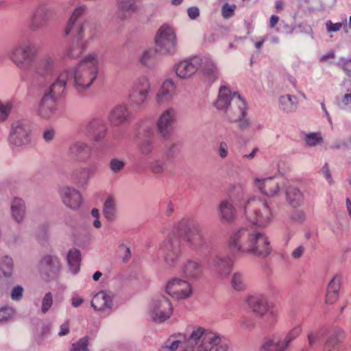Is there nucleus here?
Listing matches in <instances>:
<instances>
[{
  "label": "nucleus",
  "mask_w": 351,
  "mask_h": 351,
  "mask_svg": "<svg viewBox=\"0 0 351 351\" xmlns=\"http://www.w3.org/2000/svg\"><path fill=\"white\" fill-rule=\"evenodd\" d=\"M236 205L242 209L250 226L245 224L231 233L228 247L234 254H245L264 258L271 252L267 235L254 226L267 227L272 219L271 210L265 199L242 197Z\"/></svg>",
  "instance_id": "nucleus-1"
},
{
  "label": "nucleus",
  "mask_w": 351,
  "mask_h": 351,
  "mask_svg": "<svg viewBox=\"0 0 351 351\" xmlns=\"http://www.w3.org/2000/svg\"><path fill=\"white\" fill-rule=\"evenodd\" d=\"M179 239H182L187 247L197 254L208 251L209 243L202 226L193 220L182 219L160 247L164 254L165 263L169 268L177 265L181 257Z\"/></svg>",
  "instance_id": "nucleus-2"
},
{
  "label": "nucleus",
  "mask_w": 351,
  "mask_h": 351,
  "mask_svg": "<svg viewBox=\"0 0 351 351\" xmlns=\"http://www.w3.org/2000/svg\"><path fill=\"white\" fill-rule=\"evenodd\" d=\"M98 73L97 55L90 53L77 66L64 69L59 73L44 95L58 101L63 97L67 83L72 86L76 93L84 94L97 79Z\"/></svg>",
  "instance_id": "nucleus-3"
},
{
  "label": "nucleus",
  "mask_w": 351,
  "mask_h": 351,
  "mask_svg": "<svg viewBox=\"0 0 351 351\" xmlns=\"http://www.w3.org/2000/svg\"><path fill=\"white\" fill-rule=\"evenodd\" d=\"M199 69L206 80L213 83L218 77L217 67L207 55H199L179 61L173 66L177 77L182 80L191 77Z\"/></svg>",
  "instance_id": "nucleus-4"
},
{
  "label": "nucleus",
  "mask_w": 351,
  "mask_h": 351,
  "mask_svg": "<svg viewBox=\"0 0 351 351\" xmlns=\"http://www.w3.org/2000/svg\"><path fill=\"white\" fill-rule=\"evenodd\" d=\"M192 332L199 333L198 343L209 345L208 348L210 351H215L217 347H226L221 344V337L219 334L195 324L189 325L182 333L171 336L165 342V346L171 351H176L181 346V351H184L186 348V335Z\"/></svg>",
  "instance_id": "nucleus-5"
},
{
  "label": "nucleus",
  "mask_w": 351,
  "mask_h": 351,
  "mask_svg": "<svg viewBox=\"0 0 351 351\" xmlns=\"http://www.w3.org/2000/svg\"><path fill=\"white\" fill-rule=\"evenodd\" d=\"M140 159L147 164L154 174L163 173L167 167V159L160 156H154L156 149L154 129L147 126L143 130L142 137L139 138L137 147Z\"/></svg>",
  "instance_id": "nucleus-6"
},
{
  "label": "nucleus",
  "mask_w": 351,
  "mask_h": 351,
  "mask_svg": "<svg viewBox=\"0 0 351 351\" xmlns=\"http://www.w3.org/2000/svg\"><path fill=\"white\" fill-rule=\"evenodd\" d=\"M85 6L76 8L71 16L64 32L66 35H72L80 40L88 42L97 36V28L95 23L89 21L82 22V16L85 11Z\"/></svg>",
  "instance_id": "nucleus-7"
},
{
  "label": "nucleus",
  "mask_w": 351,
  "mask_h": 351,
  "mask_svg": "<svg viewBox=\"0 0 351 351\" xmlns=\"http://www.w3.org/2000/svg\"><path fill=\"white\" fill-rule=\"evenodd\" d=\"M36 49L29 40H23L13 47L8 53V58L20 69L28 72L35 62Z\"/></svg>",
  "instance_id": "nucleus-8"
},
{
  "label": "nucleus",
  "mask_w": 351,
  "mask_h": 351,
  "mask_svg": "<svg viewBox=\"0 0 351 351\" xmlns=\"http://www.w3.org/2000/svg\"><path fill=\"white\" fill-rule=\"evenodd\" d=\"M204 261L210 274L217 280L226 279L232 270V259L228 256L215 250L209 251L208 254L205 256Z\"/></svg>",
  "instance_id": "nucleus-9"
},
{
  "label": "nucleus",
  "mask_w": 351,
  "mask_h": 351,
  "mask_svg": "<svg viewBox=\"0 0 351 351\" xmlns=\"http://www.w3.org/2000/svg\"><path fill=\"white\" fill-rule=\"evenodd\" d=\"M155 47L158 53L173 56L178 50V41L175 29L165 24L158 30L155 36Z\"/></svg>",
  "instance_id": "nucleus-10"
},
{
  "label": "nucleus",
  "mask_w": 351,
  "mask_h": 351,
  "mask_svg": "<svg viewBox=\"0 0 351 351\" xmlns=\"http://www.w3.org/2000/svg\"><path fill=\"white\" fill-rule=\"evenodd\" d=\"M32 124L27 119L15 121L12 124L10 143L16 147H23L31 142Z\"/></svg>",
  "instance_id": "nucleus-11"
},
{
  "label": "nucleus",
  "mask_w": 351,
  "mask_h": 351,
  "mask_svg": "<svg viewBox=\"0 0 351 351\" xmlns=\"http://www.w3.org/2000/svg\"><path fill=\"white\" fill-rule=\"evenodd\" d=\"M58 60L52 54H45L40 58L37 64L36 62L28 73L37 78L44 80L51 79L58 71Z\"/></svg>",
  "instance_id": "nucleus-12"
},
{
  "label": "nucleus",
  "mask_w": 351,
  "mask_h": 351,
  "mask_svg": "<svg viewBox=\"0 0 351 351\" xmlns=\"http://www.w3.org/2000/svg\"><path fill=\"white\" fill-rule=\"evenodd\" d=\"M173 311L169 298L158 295L154 297L149 304V315L154 322L161 323L168 319Z\"/></svg>",
  "instance_id": "nucleus-13"
},
{
  "label": "nucleus",
  "mask_w": 351,
  "mask_h": 351,
  "mask_svg": "<svg viewBox=\"0 0 351 351\" xmlns=\"http://www.w3.org/2000/svg\"><path fill=\"white\" fill-rule=\"evenodd\" d=\"M176 120V110L171 107L163 110L158 116L156 122V130L163 140H169L173 136Z\"/></svg>",
  "instance_id": "nucleus-14"
},
{
  "label": "nucleus",
  "mask_w": 351,
  "mask_h": 351,
  "mask_svg": "<svg viewBox=\"0 0 351 351\" xmlns=\"http://www.w3.org/2000/svg\"><path fill=\"white\" fill-rule=\"evenodd\" d=\"M54 14L51 5L48 2H40L31 16L29 28L32 32L41 30L47 27Z\"/></svg>",
  "instance_id": "nucleus-15"
},
{
  "label": "nucleus",
  "mask_w": 351,
  "mask_h": 351,
  "mask_svg": "<svg viewBox=\"0 0 351 351\" xmlns=\"http://www.w3.org/2000/svg\"><path fill=\"white\" fill-rule=\"evenodd\" d=\"M80 132L97 143L102 142L108 134V127L101 117L95 116L90 119L88 122L82 127Z\"/></svg>",
  "instance_id": "nucleus-16"
},
{
  "label": "nucleus",
  "mask_w": 351,
  "mask_h": 351,
  "mask_svg": "<svg viewBox=\"0 0 351 351\" xmlns=\"http://www.w3.org/2000/svg\"><path fill=\"white\" fill-rule=\"evenodd\" d=\"M166 293L176 300H183L192 295V288L186 280L173 278L167 283Z\"/></svg>",
  "instance_id": "nucleus-17"
},
{
  "label": "nucleus",
  "mask_w": 351,
  "mask_h": 351,
  "mask_svg": "<svg viewBox=\"0 0 351 351\" xmlns=\"http://www.w3.org/2000/svg\"><path fill=\"white\" fill-rule=\"evenodd\" d=\"M256 186L259 191L268 197L276 195L280 189L285 186V181L278 180L276 177H267L265 178H256L254 180Z\"/></svg>",
  "instance_id": "nucleus-18"
},
{
  "label": "nucleus",
  "mask_w": 351,
  "mask_h": 351,
  "mask_svg": "<svg viewBox=\"0 0 351 351\" xmlns=\"http://www.w3.org/2000/svg\"><path fill=\"white\" fill-rule=\"evenodd\" d=\"M57 101L51 97L43 95L38 106V114L44 119H53L60 116Z\"/></svg>",
  "instance_id": "nucleus-19"
},
{
  "label": "nucleus",
  "mask_w": 351,
  "mask_h": 351,
  "mask_svg": "<svg viewBox=\"0 0 351 351\" xmlns=\"http://www.w3.org/2000/svg\"><path fill=\"white\" fill-rule=\"evenodd\" d=\"M132 117V113L127 105L120 104L116 105L110 112L108 120L112 126H120L126 124Z\"/></svg>",
  "instance_id": "nucleus-20"
},
{
  "label": "nucleus",
  "mask_w": 351,
  "mask_h": 351,
  "mask_svg": "<svg viewBox=\"0 0 351 351\" xmlns=\"http://www.w3.org/2000/svg\"><path fill=\"white\" fill-rule=\"evenodd\" d=\"M232 197L223 199L219 204L217 211L218 217L222 223H232L237 216V208Z\"/></svg>",
  "instance_id": "nucleus-21"
},
{
  "label": "nucleus",
  "mask_w": 351,
  "mask_h": 351,
  "mask_svg": "<svg viewBox=\"0 0 351 351\" xmlns=\"http://www.w3.org/2000/svg\"><path fill=\"white\" fill-rule=\"evenodd\" d=\"M234 101L238 107V114L231 115L230 122L237 124L238 128L241 130H249L252 125L250 120L246 117V104L240 95H234Z\"/></svg>",
  "instance_id": "nucleus-22"
},
{
  "label": "nucleus",
  "mask_w": 351,
  "mask_h": 351,
  "mask_svg": "<svg viewBox=\"0 0 351 351\" xmlns=\"http://www.w3.org/2000/svg\"><path fill=\"white\" fill-rule=\"evenodd\" d=\"M68 154L75 161L84 162L91 156L92 147L86 142L75 141L70 144Z\"/></svg>",
  "instance_id": "nucleus-23"
},
{
  "label": "nucleus",
  "mask_w": 351,
  "mask_h": 351,
  "mask_svg": "<svg viewBox=\"0 0 351 351\" xmlns=\"http://www.w3.org/2000/svg\"><path fill=\"white\" fill-rule=\"evenodd\" d=\"M40 269L49 278H55L60 272L61 265L59 258L53 254H46L40 261Z\"/></svg>",
  "instance_id": "nucleus-24"
},
{
  "label": "nucleus",
  "mask_w": 351,
  "mask_h": 351,
  "mask_svg": "<svg viewBox=\"0 0 351 351\" xmlns=\"http://www.w3.org/2000/svg\"><path fill=\"white\" fill-rule=\"evenodd\" d=\"M203 265L198 261L188 259L182 266V276L188 280H197L203 275Z\"/></svg>",
  "instance_id": "nucleus-25"
},
{
  "label": "nucleus",
  "mask_w": 351,
  "mask_h": 351,
  "mask_svg": "<svg viewBox=\"0 0 351 351\" xmlns=\"http://www.w3.org/2000/svg\"><path fill=\"white\" fill-rule=\"evenodd\" d=\"M176 94V85L171 79L165 80L159 88L156 100L160 105L168 103Z\"/></svg>",
  "instance_id": "nucleus-26"
},
{
  "label": "nucleus",
  "mask_w": 351,
  "mask_h": 351,
  "mask_svg": "<svg viewBox=\"0 0 351 351\" xmlns=\"http://www.w3.org/2000/svg\"><path fill=\"white\" fill-rule=\"evenodd\" d=\"M114 294L110 291H101L96 293L91 301V306L95 311H105L112 308Z\"/></svg>",
  "instance_id": "nucleus-27"
},
{
  "label": "nucleus",
  "mask_w": 351,
  "mask_h": 351,
  "mask_svg": "<svg viewBox=\"0 0 351 351\" xmlns=\"http://www.w3.org/2000/svg\"><path fill=\"white\" fill-rule=\"evenodd\" d=\"M61 197L64 204L71 208L77 209L82 204V195L80 193L73 187H64L61 190Z\"/></svg>",
  "instance_id": "nucleus-28"
},
{
  "label": "nucleus",
  "mask_w": 351,
  "mask_h": 351,
  "mask_svg": "<svg viewBox=\"0 0 351 351\" xmlns=\"http://www.w3.org/2000/svg\"><path fill=\"white\" fill-rule=\"evenodd\" d=\"M97 171V166L93 165L88 167H79L75 169L71 174L72 181L80 187L88 184L91 176Z\"/></svg>",
  "instance_id": "nucleus-29"
},
{
  "label": "nucleus",
  "mask_w": 351,
  "mask_h": 351,
  "mask_svg": "<svg viewBox=\"0 0 351 351\" xmlns=\"http://www.w3.org/2000/svg\"><path fill=\"white\" fill-rule=\"evenodd\" d=\"M140 0H118V17L122 21L128 19L132 14L140 10L138 1Z\"/></svg>",
  "instance_id": "nucleus-30"
},
{
  "label": "nucleus",
  "mask_w": 351,
  "mask_h": 351,
  "mask_svg": "<svg viewBox=\"0 0 351 351\" xmlns=\"http://www.w3.org/2000/svg\"><path fill=\"white\" fill-rule=\"evenodd\" d=\"M10 213L13 220L20 224L23 222L27 215V207L25 200L14 197L10 202Z\"/></svg>",
  "instance_id": "nucleus-31"
},
{
  "label": "nucleus",
  "mask_w": 351,
  "mask_h": 351,
  "mask_svg": "<svg viewBox=\"0 0 351 351\" xmlns=\"http://www.w3.org/2000/svg\"><path fill=\"white\" fill-rule=\"evenodd\" d=\"M246 302L252 311L260 316L265 315L269 311L267 300L263 295H250L247 298Z\"/></svg>",
  "instance_id": "nucleus-32"
},
{
  "label": "nucleus",
  "mask_w": 351,
  "mask_h": 351,
  "mask_svg": "<svg viewBox=\"0 0 351 351\" xmlns=\"http://www.w3.org/2000/svg\"><path fill=\"white\" fill-rule=\"evenodd\" d=\"M234 95H239L237 92L232 93L230 89L226 86H221L219 90L218 99L215 103V106L218 110L226 111L232 104L236 103Z\"/></svg>",
  "instance_id": "nucleus-33"
},
{
  "label": "nucleus",
  "mask_w": 351,
  "mask_h": 351,
  "mask_svg": "<svg viewBox=\"0 0 351 351\" xmlns=\"http://www.w3.org/2000/svg\"><path fill=\"white\" fill-rule=\"evenodd\" d=\"M286 199L288 204L293 208L301 206L304 202L303 193L296 186L289 185L285 189Z\"/></svg>",
  "instance_id": "nucleus-34"
},
{
  "label": "nucleus",
  "mask_w": 351,
  "mask_h": 351,
  "mask_svg": "<svg viewBox=\"0 0 351 351\" xmlns=\"http://www.w3.org/2000/svg\"><path fill=\"white\" fill-rule=\"evenodd\" d=\"M149 93L130 90L128 94L130 106L134 111L143 109L147 102Z\"/></svg>",
  "instance_id": "nucleus-35"
},
{
  "label": "nucleus",
  "mask_w": 351,
  "mask_h": 351,
  "mask_svg": "<svg viewBox=\"0 0 351 351\" xmlns=\"http://www.w3.org/2000/svg\"><path fill=\"white\" fill-rule=\"evenodd\" d=\"M340 285L341 277L339 275H335L328 285L326 303L332 304L336 302L339 297Z\"/></svg>",
  "instance_id": "nucleus-36"
},
{
  "label": "nucleus",
  "mask_w": 351,
  "mask_h": 351,
  "mask_svg": "<svg viewBox=\"0 0 351 351\" xmlns=\"http://www.w3.org/2000/svg\"><path fill=\"white\" fill-rule=\"evenodd\" d=\"M279 108L284 113L289 114L296 111L298 99L296 96L291 95H281L278 99Z\"/></svg>",
  "instance_id": "nucleus-37"
},
{
  "label": "nucleus",
  "mask_w": 351,
  "mask_h": 351,
  "mask_svg": "<svg viewBox=\"0 0 351 351\" xmlns=\"http://www.w3.org/2000/svg\"><path fill=\"white\" fill-rule=\"evenodd\" d=\"M343 337V331L339 328H335L331 330L327 337L324 351H332V349L340 346L339 343Z\"/></svg>",
  "instance_id": "nucleus-38"
},
{
  "label": "nucleus",
  "mask_w": 351,
  "mask_h": 351,
  "mask_svg": "<svg viewBox=\"0 0 351 351\" xmlns=\"http://www.w3.org/2000/svg\"><path fill=\"white\" fill-rule=\"evenodd\" d=\"M66 259L71 272L73 274H77L80 269V251L75 248L70 250L68 252Z\"/></svg>",
  "instance_id": "nucleus-39"
},
{
  "label": "nucleus",
  "mask_w": 351,
  "mask_h": 351,
  "mask_svg": "<svg viewBox=\"0 0 351 351\" xmlns=\"http://www.w3.org/2000/svg\"><path fill=\"white\" fill-rule=\"evenodd\" d=\"M86 48V42L77 38L76 42L73 43L66 50L64 57L69 59H76L80 56Z\"/></svg>",
  "instance_id": "nucleus-40"
},
{
  "label": "nucleus",
  "mask_w": 351,
  "mask_h": 351,
  "mask_svg": "<svg viewBox=\"0 0 351 351\" xmlns=\"http://www.w3.org/2000/svg\"><path fill=\"white\" fill-rule=\"evenodd\" d=\"M14 268L13 259L11 256L5 255L0 258V278H8L11 277Z\"/></svg>",
  "instance_id": "nucleus-41"
},
{
  "label": "nucleus",
  "mask_w": 351,
  "mask_h": 351,
  "mask_svg": "<svg viewBox=\"0 0 351 351\" xmlns=\"http://www.w3.org/2000/svg\"><path fill=\"white\" fill-rule=\"evenodd\" d=\"M130 90L142 91L143 93H149L150 82L149 78L146 75H140L137 77L133 82Z\"/></svg>",
  "instance_id": "nucleus-42"
},
{
  "label": "nucleus",
  "mask_w": 351,
  "mask_h": 351,
  "mask_svg": "<svg viewBox=\"0 0 351 351\" xmlns=\"http://www.w3.org/2000/svg\"><path fill=\"white\" fill-rule=\"evenodd\" d=\"M280 339L265 338L261 346L260 351H285Z\"/></svg>",
  "instance_id": "nucleus-43"
},
{
  "label": "nucleus",
  "mask_w": 351,
  "mask_h": 351,
  "mask_svg": "<svg viewBox=\"0 0 351 351\" xmlns=\"http://www.w3.org/2000/svg\"><path fill=\"white\" fill-rule=\"evenodd\" d=\"M157 53L156 48L154 49L152 48L147 49L139 57L141 64L147 68H152L155 65Z\"/></svg>",
  "instance_id": "nucleus-44"
},
{
  "label": "nucleus",
  "mask_w": 351,
  "mask_h": 351,
  "mask_svg": "<svg viewBox=\"0 0 351 351\" xmlns=\"http://www.w3.org/2000/svg\"><path fill=\"white\" fill-rule=\"evenodd\" d=\"M104 217L109 221H112L116 217V203L114 198L109 196L105 201L103 208Z\"/></svg>",
  "instance_id": "nucleus-45"
},
{
  "label": "nucleus",
  "mask_w": 351,
  "mask_h": 351,
  "mask_svg": "<svg viewBox=\"0 0 351 351\" xmlns=\"http://www.w3.org/2000/svg\"><path fill=\"white\" fill-rule=\"evenodd\" d=\"M230 285L232 288L237 291L245 289L246 282L244 275L239 271L234 272L232 276Z\"/></svg>",
  "instance_id": "nucleus-46"
},
{
  "label": "nucleus",
  "mask_w": 351,
  "mask_h": 351,
  "mask_svg": "<svg viewBox=\"0 0 351 351\" xmlns=\"http://www.w3.org/2000/svg\"><path fill=\"white\" fill-rule=\"evenodd\" d=\"M181 145L179 142H171L165 145L164 157L167 160L176 158L180 151Z\"/></svg>",
  "instance_id": "nucleus-47"
},
{
  "label": "nucleus",
  "mask_w": 351,
  "mask_h": 351,
  "mask_svg": "<svg viewBox=\"0 0 351 351\" xmlns=\"http://www.w3.org/2000/svg\"><path fill=\"white\" fill-rule=\"evenodd\" d=\"M304 141L307 146L313 147L321 143L323 141V138L320 133L312 132L305 134Z\"/></svg>",
  "instance_id": "nucleus-48"
},
{
  "label": "nucleus",
  "mask_w": 351,
  "mask_h": 351,
  "mask_svg": "<svg viewBox=\"0 0 351 351\" xmlns=\"http://www.w3.org/2000/svg\"><path fill=\"white\" fill-rule=\"evenodd\" d=\"M302 328L300 326L293 327L287 335L285 336L284 340L281 341L283 348L286 350L289 343L298 337L301 333Z\"/></svg>",
  "instance_id": "nucleus-49"
},
{
  "label": "nucleus",
  "mask_w": 351,
  "mask_h": 351,
  "mask_svg": "<svg viewBox=\"0 0 351 351\" xmlns=\"http://www.w3.org/2000/svg\"><path fill=\"white\" fill-rule=\"evenodd\" d=\"M13 108V103L10 101H0V122L5 121L10 115Z\"/></svg>",
  "instance_id": "nucleus-50"
},
{
  "label": "nucleus",
  "mask_w": 351,
  "mask_h": 351,
  "mask_svg": "<svg viewBox=\"0 0 351 351\" xmlns=\"http://www.w3.org/2000/svg\"><path fill=\"white\" fill-rule=\"evenodd\" d=\"M89 340L88 336L80 339L72 344L71 351H88Z\"/></svg>",
  "instance_id": "nucleus-51"
},
{
  "label": "nucleus",
  "mask_w": 351,
  "mask_h": 351,
  "mask_svg": "<svg viewBox=\"0 0 351 351\" xmlns=\"http://www.w3.org/2000/svg\"><path fill=\"white\" fill-rule=\"evenodd\" d=\"M324 330V328H323L320 330H311L308 332L307 337L309 348H313L320 341Z\"/></svg>",
  "instance_id": "nucleus-52"
},
{
  "label": "nucleus",
  "mask_w": 351,
  "mask_h": 351,
  "mask_svg": "<svg viewBox=\"0 0 351 351\" xmlns=\"http://www.w3.org/2000/svg\"><path fill=\"white\" fill-rule=\"evenodd\" d=\"M53 295L51 292H47L41 300V312L46 314L51 308L53 304Z\"/></svg>",
  "instance_id": "nucleus-53"
},
{
  "label": "nucleus",
  "mask_w": 351,
  "mask_h": 351,
  "mask_svg": "<svg viewBox=\"0 0 351 351\" xmlns=\"http://www.w3.org/2000/svg\"><path fill=\"white\" fill-rule=\"evenodd\" d=\"M125 166V162L123 160L117 158H112L109 162L110 169L114 173L121 172L124 169Z\"/></svg>",
  "instance_id": "nucleus-54"
},
{
  "label": "nucleus",
  "mask_w": 351,
  "mask_h": 351,
  "mask_svg": "<svg viewBox=\"0 0 351 351\" xmlns=\"http://www.w3.org/2000/svg\"><path fill=\"white\" fill-rule=\"evenodd\" d=\"M336 64L342 69L348 76H351V59L341 57L336 62Z\"/></svg>",
  "instance_id": "nucleus-55"
},
{
  "label": "nucleus",
  "mask_w": 351,
  "mask_h": 351,
  "mask_svg": "<svg viewBox=\"0 0 351 351\" xmlns=\"http://www.w3.org/2000/svg\"><path fill=\"white\" fill-rule=\"evenodd\" d=\"M14 309L11 307H2L0 308V322H7L13 315Z\"/></svg>",
  "instance_id": "nucleus-56"
},
{
  "label": "nucleus",
  "mask_w": 351,
  "mask_h": 351,
  "mask_svg": "<svg viewBox=\"0 0 351 351\" xmlns=\"http://www.w3.org/2000/svg\"><path fill=\"white\" fill-rule=\"evenodd\" d=\"M236 5L225 3L221 8V14L224 19H229L234 15Z\"/></svg>",
  "instance_id": "nucleus-57"
},
{
  "label": "nucleus",
  "mask_w": 351,
  "mask_h": 351,
  "mask_svg": "<svg viewBox=\"0 0 351 351\" xmlns=\"http://www.w3.org/2000/svg\"><path fill=\"white\" fill-rule=\"evenodd\" d=\"M217 154L220 158L225 159L229 154L228 144L226 141H221L217 148Z\"/></svg>",
  "instance_id": "nucleus-58"
},
{
  "label": "nucleus",
  "mask_w": 351,
  "mask_h": 351,
  "mask_svg": "<svg viewBox=\"0 0 351 351\" xmlns=\"http://www.w3.org/2000/svg\"><path fill=\"white\" fill-rule=\"evenodd\" d=\"M56 134V130L53 128L48 127L43 132V138L46 143H50L54 139Z\"/></svg>",
  "instance_id": "nucleus-59"
},
{
  "label": "nucleus",
  "mask_w": 351,
  "mask_h": 351,
  "mask_svg": "<svg viewBox=\"0 0 351 351\" xmlns=\"http://www.w3.org/2000/svg\"><path fill=\"white\" fill-rule=\"evenodd\" d=\"M293 221L297 223H303L306 219V213L302 210H295L291 215Z\"/></svg>",
  "instance_id": "nucleus-60"
},
{
  "label": "nucleus",
  "mask_w": 351,
  "mask_h": 351,
  "mask_svg": "<svg viewBox=\"0 0 351 351\" xmlns=\"http://www.w3.org/2000/svg\"><path fill=\"white\" fill-rule=\"evenodd\" d=\"M326 27L328 32H337L342 27L341 23H333L331 21H328L326 23Z\"/></svg>",
  "instance_id": "nucleus-61"
},
{
  "label": "nucleus",
  "mask_w": 351,
  "mask_h": 351,
  "mask_svg": "<svg viewBox=\"0 0 351 351\" xmlns=\"http://www.w3.org/2000/svg\"><path fill=\"white\" fill-rule=\"evenodd\" d=\"M23 289L21 286H16L13 288L11 293V298L13 300L19 301L23 296Z\"/></svg>",
  "instance_id": "nucleus-62"
},
{
  "label": "nucleus",
  "mask_w": 351,
  "mask_h": 351,
  "mask_svg": "<svg viewBox=\"0 0 351 351\" xmlns=\"http://www.w3.org/2000/svg\"><path fill=\"white\" fill-rule=\"evenodd\" d=\"M186 12L188 16L191 20L197 19L200 14L199 9L197 6H191L188 8Z\"/></svg>",
  "instance_id": "nucleus-63"
},
{
  "label": "nucleus",
  "mask_w": 351,
  "mask_h": 351,
  "mask_svg": "<svg viewBox=\"0 0 351 351\" xmlns=\"http://www.w3.org/2000/svg\"><path fill=\"white\" fill-rule=\"evenodd\" d=\"M322 173L324 176V177H325L326 180L328 181V182L330 184H332L333 181H332V176H331V174H330V172L329 170V167L327 163H325V165L323 166V167L322 169Z\"/></svg>",
  "instance_id": "nucleus-64"
}]
</instances>
